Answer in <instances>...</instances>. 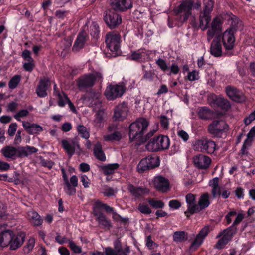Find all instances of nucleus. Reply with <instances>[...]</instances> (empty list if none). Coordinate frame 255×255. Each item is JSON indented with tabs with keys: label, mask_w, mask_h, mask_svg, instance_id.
<instances>
[{
	"label": "nucleus",
	"mask_w": 255,
	"mask_h": 255,
	"mask_svg": "<svg viewBox=\"0 0 255 255\" xmlns=\"http://www.w3.org/2000/svg\"><path fill=\"white\" fill-rule=\"evenodd\" d=\"M149 125L148 121L144 118L140 117L131 123L128 127V136L130 141H136V144L142 143L143 135Z\"/></svg>",
	"instance_id": "nucleus-1"
},
{
	"label": "nucleus",
	"mask_w": 255,
	"mask_h": 255,
	"mask_svg": "<svg viewBox=\"0 0 255 255\" xmlns=\"http://www.w3.org/2000/svg\"><path fill=\"white\" fill-rule=\"evenodd\" d=\"M101 94L99 92H90L88 93V98L90 101V104L96 111L95 115V119L93 123L96 127H100L104 122L106 114L104 108L102 106V101L101 100Z\"/></svg>",
	"instance_id": "nucleus-2"
},
{
	"label": "nucleus",
	"mask_w": 255,
	"mask_h": 255,
	"mask_svg": "<svg viewBox=\"0 0 255 255\" xmlns=\"http://www.w3.org/2000/svg\"><path fill=\"white\" fill-rule=\"evenodd\" d=\"M200 7L201 3L199 1L193 4L192 1L187 0L183 2L176 8L174 9V12L176 15L180 16V20L182 22H185L191 15V10L192 7L199 9Z\"/></svg>",
	"instance_id": "nucleus-3"
},
{
	"label": "nucleus",
	"mask_w": 255,
	"mask_h": 255,
	"mask_svg": "<svg viewBox=\"0 0 255 255\" xmlns=\"http://www.w3.org/2000/svg\"><path fill=\"white\" fill-rule=\"evenodd\" d=\"M170 145V140L168 136L160 135L154 137L146 144V148L151 152H157L167 149Z\"/></svg>",
	"instance_id": "nucleus-4"
},
{
	"label": "nucleus",
	"mask_w": 255,
	"mask_h": 255,
	"mask_svg": "<svg viewBox=\"0 0 255 255\" xmlns=\"http://www.w3.org/2000/svg\"><path fill=\"white\" fill-rule=\"evenodd\" d=\"M120 42V37L118 34L114 32L107 34L105 42L107 47L110 50L113 56H116L121 54Z\"/></svg>",
	"instance_id": "nucleus-5"
},
{
	"label": "nucleus",
	"mask_w": 255,
	"mask_h": 255,
	"mask_svg": "<svg viewBox=\"0 0 255 255\" xmlns=\"http://www.w3.org/2000/svg\"><path fill=\"white\" fill-rule=\"evenodd\" d=\"M237 229L234 226H231L229 228L224 230L220 232L217 238L222 236L215 245V248L218 249H222L232 238L233 236L236 233Z\"/></svg>",
	"instance_id": "nucleus-6"
},
{
	"label": "nucleus",
	"mask_w": 255,
	"mask_h": 255,
	"mask_svg": "<svg viewBox=\"0 0 255 255\" xmlns=\"http://www.w3.org/2000/svg\"><path fill=\"white\" fill-rule=\"evenodd\" d=\"M159 159L157 156H147L142 159L137 165V171L143 173L154 169L159 165Z\"/></svg>",
	"instance_id": "nucleus-7"
},
{
	"label": "nucleus",
	"mask_w": 255,
	"mask_h": 255,
	"mask_svg": "<svg viewBox=\"0 0 255 255\" xmlns=\"http://www.w3.org/2000/svg\"><path fill=\"white\" fill-rule=\"evenodd\" d=\"M125 90L126 88L122 84H110L107 87L104 94L108 100H114L121 97Z\"/></svg>",
	"instance_id": "nucleus-8"
},
{
	"label": "nucleus",
	"mask_w": 255,
	"mask_h": 255,
	"mask_svg": "<svg viewBox=\"0 0 255 255\" xmlns=\"http://www.w3.org/2000/svg\"><path fill=\"white\" fill-rule=\"evenodd\" d=\"M102 75L100 72H95L80 77L78 81L79 88L92 86L96 81H101Z\"/></svg>",
	"instance_id": "nucleus-9"
},
{
	"label": "nucleus",
	"mask_w": 255,
	"mask_h": 255,
	"mask_svg": "<svg viewBox=\"0 0 255 255\" xmlns=\"http://www.w3.org/2000/svg\"><path fill=\"white\" fill-rule=\"evenodd\" d=\"M216 144L214 142L206 138H202L197 140L194 144L195 150L211 154L215 149Z\"/></svg>",
	"instance_id": "nucleus-10"
},
{
	"label": "nucleus",
	"mask_w": 255,
	"mask_h": 255,
	"mask_svg": "<svg viewBox=\"0 0 255 255\" xmlns=\"http://www.w3.org/2000/svg\"><path fill=\"white\" fill-rule=\"evenodd\" d=\"M61 146L70 157L77 150H80L78 139L76 137L62 140Z\"/></svg>",
	"instance_id": "nucleus-11"
},
{
	"label": "nucleus",
	"mask_w": 255,
	"mask_h": 255,
	"mask_svg": "<svg viewBox=\"0 0 255 255\" xmlns=\"http://www.w3.org/2000/svg\"><path fill=\"white\" fill-rule=\"evenodd\" d=\"M208 101L211 106H217L221 109L228 111L231 107L229 101L222 96L211 94L208 98Z\"/></svg>",
	"instance_id": "nucleus-12"
},
{
	"label": "nucleus",
	"mask_w": 255,
	"mask_h": 255,
	"mask_svg": "<svg viewBox=\"0 0 255 255\" xmlns=\"http://www.w3.org/2000/svg\"><path fill=\"white\" fill-rule=\"evenodd\" d=\"M12 231L7 229V224H0V246L5 247L10 244Z\"/></svg>",
	"instance_id": "nucleus-13"
},
{
	"label": "nucleus",
	"mask_w": 255,
	"mask_h": 255,
	"mask_svg": "<svg viewBox=\"0 0 255 255\" xmlns=\"http://www.w3.org/2000/svg\"><path fill=\"white\" fill-rule=\"evenodd\" d=\"M104 21L110 29H114L122 23V18L118 13L109 11L104 16Z\"/></svg>",
	"instance_id": "nucleus-14"
},
{
	"label": "nucleus",
	"mask_w": 255,
	"mask_h": 255,
	"mask_svg": "<svg viewBox=\"0 0 255 255\" xmlns=\"http://www.w3.org/2000/svg\"><path fill=\"white\" fill-rule=\"evenodd\" d=\"M209 232V226H205L197 235L195 240L189 247V250L190 251H195L202 243L204 239L208 235Z\"/></svg>",
	"instance_id": "nucleus-15"
},
{
	"label": "nucleus",
	"mask_w": 255,
	"mask_h": 255,
	"mask_svg": "<svg viewBox=\"0 0 255 255\" xmlns=\"http://www.w3.org/2000/svg\"><path fill=\"white\" fill-rule=\"evenodd\" d=\"M222 121L214 120L208 127V131L214 136H218L227 127Z\"/></svg>",
	"instance_id": "nucleus-16"
},
{
	"label": "nucleus",
	"mask_w": 255,
	"mask_h": 255,
	"mask_svg": "<svg viewBox=\"0 0 255 255\" xmlns=\"http://www.w3.org/2000/svg\"><path fill=\"white\" fill-rule=\"evenodd\" d=\"M198 115L202 119H212L219 118L223 116L224 113L219 111L214 112L209 108L204 107L199 109Z\"/></svg>",
	"instance_id": "nucleus-17"
},
{
	"label": "nucleus",
	"mask_w": 255,
	"mask_h": 255,
	"mask_svg": "<svg viewBox=\"0 0 255 255\" xmlns=\"http://www.w3.org/2000/svg\"><path fill=\"white\" fill-rule=\"evenodd\" d=\"M226 92L228 97L235 102L241 103L245 100V97L243 93L235 87L227 86L226 88Z\"/></svg>",
	"instance_id": "nucleus-18"
},
{
	"label": "nucleus",
	"mask_w": 255,
	"mask_h": 255,
	"mask_svg": "<svg viewBox=\"0 0 255 255\" xmlns=\"http://www.w3.org/2000/svg\"><path fill=\"white\" fill-rule=\"evenodd\" d=\"M25 238V234L24 232H20L17 234H14L12 231L11 236L10 244H9L10 249L15 250L19 248L23 244Z\"/></svg>",
	"instance_id": "nucleus-19"
},
{
	"label": "nucleus",
	"mask_w": 255,
	"mask_h": 255,
	"mask_svg": "<svg viewBox=\"0 0 255 255\" xmlns=\"http://www.w3.org/2000/svg\"><path fill=\"white\" fill-rule=\"evenodd\" d=\"M128 115V105L126 102L119 104L116 108L113 118L116 121H123Z\"/></svg>",
	"instance_id": "nucleus-20"
},
{
	"label": "nucleus",
	"mask_w": 255,
	"mask_h": 255,
	"mask_svg": "<svg viewBox=\"0 0 255 255\" xmlns=\"http://www.w3.org/2000/svg\"><path fill=\"white\" fill-rule=\"evenodd\" d=\"M50 86L51 83L48 78H44L41 79L36 89L38 96L41 98L47 96L48 95L47 91Z\"/></svg>",
	"instance_id": "nucleus-21"
},
{
	"label": "nucleus",
	"mask_w": 255,
	"mask_h": 255,
	"mask_svg": "<svg viewBox=\"0 0 255 255\" xmlns=\"http://www.w3.org/2000/svg\"><path fill=\"white\" fill-rule=\"evenodd\" d=\"M211 161L209 157L202 154H199L193 157L194 165L201 169H207L210 165Z\"/></svg>",
	"instance_id": "nucleus-22"
},
{
	"label": "nucleus",
	"mask_w": 255,
	"mask_h": 255,
	"mask_svg": "<svg viewBox=\"0 0 255 255\" xmlns=\"http://www.w3.org/2000/svg\"><path fill=\"white\" fill-rule=\"evenodd\" d=\"M223 45L226 50H230L233 48L235 45V38L234 34L226 30L223 33L222 36Z\"/></svg>",
	"instance_id": "nucleus-23"
},
{
	"label": "nucleus",
	"mask_w": 255,
	"mask_h": 255,
	"mask_svg": "<svg viewBox=\"0 0 255 255\" xmlns=\"http://www.w3.org/2000/svg\"><path fill=\"white\" fill-rule=\"evenodd\" d=\"M153 183L155 188L158 191L166 192L169 190V180L162 176L156 177Z\"/></svg>",
	"instance_id": "nucleus-24"
},
{
	"label": "nucleus",
	"mask_w": 255,
	"mask_h": 255,
	"mask_svg": "<svg viewBox=\"0 0 255 255\" xmlns=\"http://www.w3.org/2000/svg\"><path fill=\"white\" fill-rule=\"evenodd\" d=\"M22 125L29 134H37L43 131V128L36 124H31L28 122L22 121Z\"/></svg>",
	"instance_id": "nucleus-25"
},
{
	"label": "nucleus",
	"mask_w": 255,
	"mask_h": 255,
	"mask_svg": "<svg viewBox=\"0 0 255 255\" xmlns=\"http://www.w3.org/2000/svg\"><path fill=\"white\" fill-rule=\"evenodd\" d=\"M87 39V35L84 32L80 33L74 43L72 50L74 52H77L82 49Z\"/></svg>",
	"instance_id": "nucleus-26"
},
{
	"label": "nucleus",
	"mask_w": 255,
	"mask_h": 255,
	"mask_svg": "<svg viewBox=\"0 0 255 255\" xmlns=\"http://www.w3.org/2000/svg\"><path fill=\"white\" fill-rule=\"evenodd\" d=\"M112 8L118 11H125L128 9L127 0H110Z\"/></svg>",
	"instance_id": "nucleus-27"
},
{
	"label": "nucleus",
	"mask_w": 255,
	"mask_h": 255,
	"mask_svg": "<svg viewBox=\"0 0 255 255\" xmlns=\"http://www.w3.org/2000/svg\"><path fill=\"white\" fill-rule=\"evenodd\" d=\"M222 47L220 41V39L217 38L214 39L211 44L210 53L215 56L219 57L222 55Z\"/></svg>",
	"instance_id": "nucleus-28"
},
{
	"label": "nucleus",
	"mask_w": 255,
	"mask_h": 255,
	"mask_svg": "<svg viewBox=\"0 0 255 255\" xmlns=\"http://www.w3.org/2000/svg\"><path fill=\"white\" fill-rule=\"evenodd\" d=\"M211 20L210 13H207L202 11L199 15V27L203 31L206 29L208 27V24Z\"/></svg>",
	"instance_id": "nucleus-29"
},
{
	"label": "nucleus",
	"mask_w": 255,
	"mask_h": 255,
	"mask_svg": "<svg viewBox=\"0 0 255 255\" xmlns=\"http://www.w3.org/2000/svg\"><path fill=\"white\" fill-rule=\"evenodd\" d=\"M3 156L7 158L15 159L18 157V149L13 146H6L1 150Z\"/></svg>",
	"instance_id": "nucleus-30"
},
{
	"label": "nucleus",
	"mask_w": 255,
	"mask_h": 255,
	"mask_svg": "<svg viewBox=\"0 0 255 255\" xmlns=\"http://www.w3.org/2000/svg\"><path fill=\"white\" fill-rule=\"evenodd\" d=\"M219 180L218 177H215L209 181V186L212 188L211 193L213 198H216L221 194V187L219 185Z\"/></svg>",
	"instance_id": "nucleus-31"
},
{
	"label": "nucleus",
	"mask_w": 255,
	"mask_h": 255,
	"mask_svg": "<svg viewBox=\"0 0 255 255\" xmlns=\"http://www.w3.org/2000/svg\"><path fill=\"white\" fill-rule=\"evenodd\" d=\"M38 149L34 147L26 146L19 148L18 157H27L32 153H36Z\"/></svg>",
	"instance_id": "nucleus-32"
},
{
	"label": "nucleus",
	"mask_w": 255,
	"mask_h": 255,
	"mask_svg": "<svg viewBox=\"0 0 255 255\" xmlns=\"http://www.w3.org/2000/svg\"><path fill=\"white\" fill-rule=\"evenodd\" d=\"M220 22L214 19L212 23L211 27L207 32V40L209 41L216 33L220 30Z\"/></svg>",
	"instance_id": "nucleus-33"
},
{
	"label": "nucleus",
	"mask_w": 255,
	"mask_h": 255,
	"mask_svg": "<svg viewBox=\"0 0 255 255\" xmlns=\"http://www.w3.org/2000/svg\"><path fill=\"white\" fill-rule=\"evenodd\" d=\"M128 190L135 197H138L145 194H147L149 192L146 188L135 187L132 185H128Z\"/></svg>",
	"instance_id": "nucleus-34"
},
{
	"label": "nucleus",
	"mask_w": 255,
	"mask_h": 255,
	"mask_svg": "<svg viewBox=\"0 0 255 255\" xmlns=\"http://www.w3.org/2000/svg\"><path fill=\"white\" fill-rule=\"evenodd\" d=\"M95 216H96V220L103 228L109 229L112 227L110 221L107 219L103 213L97 214Z\"/></svg>",
	"instance_id": "nucleus-35"
},
{
	"label": "nucleus",
	"mask_w": 255,
	"mask_h": 255,
	"mask_svg": "<svg viewBox=\"0 0 255 255\" xmlns=\"http://www.w3.org/2000/svg\"><path fill=\"white\" fill-rule=\"evenodd\" d=\"M94 154L98 160L102 161L106 160L105 154L102 150V145L99 142L96 143L94 145Z\"/></svg>",
	"instance_id": "nucleus-36"
},
{
	"label": "nucleus",
	"mask_w": 255,
	"mask_h": 255,
	"mask_svg": "<svg viewBox=\"0 0 255 255\" xmlns=\"http://www.w3.org/2000/svg\"><path fill=\"white\" fill-rule=\"evenodd\" d=\"M28 217L35 226H39L42 223L43 221L42 219L36 212L34 211L28 212Z\"/></svg>",
	"instance_id": "nucleus-37"
},
{
	"label": "nucleus",
	"mask_w": 255,
	"mask_h": 255,
	"mask_svg": "<svg viewBox=\"0 0 255 255\" xmlns=\"http://www.w3.org/2000/svg\"><path fill=\"white\" fill-rule=\"evenodd\" d=\"M118 167L119 164L114 163L103 166L101 167V169L104 175H109L113 174Z\"/></svg>",
	"instance_id": "nucleus-38"
},
{
	"label": "nucleus",
	"mask_w": 255,
	"mask_h": 255,
	"mask_svg": "<svg viewBox=\"0 0 255 255\" xmlns=\"http://www.w3.org/2000/svg\"><path fill=\"white\" fill-rule=\"evenodd\" d=\"M243 29L242 22L237 18L232 19L230 27L227 30L234 34L238 30H242Z\"/></svg>",
	"instance_id": "nucleus-39"
},
{
	"label": "nucleus",
	"mask_w": 255,
	"mask_h": 255,
	"mask_svg": "<svg viewBox=\"0 0 255 255\" xmlns=\"http://www.w3.org/2000/svg\"><path fill=\"white\" fill-rule=\"evenodd\" d=\"M123 137V134L121 132L116 131L112 134L104 135L103 138L106 141H119Z\"/></svg>",
	"instance_id": "nucleus-40"
},
{
	"label": "nucleus",
	"mask_w": 255,
	"mask_h": 255,
	"mask_svg": "<svg viewBox=\"0 0 255 255\" xmlns=\"http://www.w3.org/2000/svg\"><path fill=\"white\" fill-rule=\"evenodd\" d=\"M173 240L176 242H182L188 238V234L185 231H176L173 235Z\"/></svg>",
	"instance_id": "nucleus-41"
},
{
	"label": "nucleus",
	"mask_w": 255,
	"mask_h": 255,
	"mask_svg": "<svg viewBox=\"0 0 255 255\" xmlns=\"http://www.w3.org/2000/svg\"><path fill=\"white\" fill-rule=\"evenodd\" d=\"M198 203L202 210L207 207L210 204L209 194L205 193L202 195L199 198Z\"/></svg>",
	"instance_id": "nucleus-42"
},
{
	"label": "nucleus",
	"mask_w": 255,
	"mask_h": 255,
	"mask_svg": "<svg viewBox=\"0 0 255 255\" xmlns=\"http://www.w3.org/2000/svg\"><path fill=\"white\" fill-rule=\"evenodd\" d=\"M187 207L188 209L187 211H185L184 213L188 218L190 217V214H193L196 212H199L202 210L199 204H197L196 203L188 205Z\"/></svg>",
	"instance_id": "nucleus-43"
},
{
	"label": "nucleus",
	"mask_w": 255,
	"mask_h": 255,
	"mask_svg": "<svg viewBox=\"0 0 255 255\" xmlns=\"http://www.w3.org/2000/svg\"><path fill=\"white\" fill-rule=\"evenodd\" d=\"M77 130L81 136L85 139H88L90 137L89 131L87 128L83 125H78L77 126Z\"/></svg>",
	"instance_id": "nucleus-44"
},
{
	"label": "nucleus",
	"mask_w": 255,
	"mask_h": 255,
	"mask_svg": "<svg viewBox=\"0 0 255 255\" xmlns=\"http://www.w3.org/2000/svg\"><path fill=\"white\" fill-rule=\"evenodd\" d=\"M115 250L117 251L119 255H127L128 249L123 250L121 246V243L119 240H116L114 242Z\"/></svg>",
	"instance_id": "nucleus-45"
},
{
	"label": "nucleus",
	"mask_w": 255,
	"mask_h": 255,
	"mask_svg": "<svg viewBox=\"0 0 255 255\" xmlns=\"http://www.w3.org/2000/svg\"><path fill=\"white\" fill-rule=\"evenodd\" d=\"M56 96L58 97V105L61 107H64L69 99L67 95L64 93H60L58 92Z\"/></svg>",
	"instance_id": "nucleus-46"
},
{
	"label": "nucleus",
	"mask_w": 255,
	"mask_h": 255,
	"mask_svg": "<svg viewBox=\"0 0 255 255\" xmlns=\"http://www.w3.org/2000/svg\"><path fill=\"white\" fill-rule=\"evenodd\" d=\"M21 80V76L18 75L14 76L10 80L8 85L10 89L15 88L19 83Z\"/></svg>",
	"instance_id": "nucleus-47"
},
{
	"label": "nucleus",
	"mask_w": 255,
	"mask_h": 255,
	"mask_svg": "<svg viewBox=\"0 0 255 255\" xmlns=\"http://www.w3.org/2000/svg\"><path fill=\"white\" fill-rule=\"evenodd\" d=\"M35 239L30 238L27 241L26 245L23 247V251L25 253H29L33 248L35 245Z\"/></svg>",
	"instance_id": "nucleus-48"
},
{
	"label": "nucleus",
	"mask_w": 255,
	"mask_h": 255,
	"mask_svg": "<svg viewBox=\"0 0 255 255\" xmlns=\"http://www.w3.org/2000/svg\"><path fill=\"white\" fill-rule=\"evenodd\" d=\"M214 4L213 0H204V8L203 12L210 13Z\"/></svg>",
	"instance_id": "nucleus-49"
},
{
	"label": "nucleus",
	"mask_w": 255,
	"mask_h": 255,
	"mask_svg": "<svg viewBox=\"0 0 255 255\" xmlns=\"http://www.w3.org/2000/svg\"><path fill=\"white\" fill-rule=\"evenodd\" d=\"M105 204L102 203L101 201L99 200H97L95 202V204L93 207V214L95 216L97 215V214H100L102 213L100 211V209L101 208H103L104 205H105Z\"/></svg>",
	"instance_id": "nucleus-50"
},
{
	"label": "nucleus",
	"mask_w": 255,
	"mask_h": 255,
	"mask_svg": "<svg viewBox=\"0 0 255 255\" xmlns=\"http://www.w3.org/2000/svg\"><path fill=\"white\" fill-rule=\"evenodd\" d=\"M64 190L69 195L75 194L76 191L75 187L71 185L70 182L64 184Z\"/></svg>",
	"instance_id": "nucleus-51"
},
{
	"label": "nucleus",
	"mask_w": 255,
	"mask_h": 255,
	"mask_svg": "<svg viewBox=\"0 0 255 255\" xmlns=\"http://www.w3.org/2000/svg\"><path fill=\"white\" fill-rule=\"evenodd\" d=\"M148 203L154 208H162L164 206V202L161 200H155L153 199L149 200Z\"/></svg>",
	"instance_id": "nucleus-52"
},
{
	"label": "nucleus",
	"mask_w": 255,
	"mask_h": 255,
	"mask_svg": "<svg viewBox=\"0 0 255 255\" xmlns=\"http://www.w3.org/2000/svg\"><path fill=\"white\" fill-rule=\"evenodd\" d=\"M40 164L43 167H45L50 169L54 165V163L50 160H45L43 157H40Z\"/></svg>",
	"instance_id": "nucleus-53"
},
{
	"label": "nucleus",
	"mask_w": 255,
	"mask_h": 255,
	"mask_svg": "<svg viewBox=\"0 0 255 255\" xmlns=\"http://www.w3.org/2000/svg\"><path fill=\"white\" fill-rule=\"evenodd\" d=\"M68 243L69 247L74 253L79 254L82 252V248L77 246L73 241H68Z\"/></svg>",
	"instance_id": "nucleus-54"
},
{
	"label": "nucleus",
	"mask_w": 255,
	"mask_h": 255,
	"mask_svg": "<svg viewBox=\"0 0 255 255\" xmlns=\"http://www.w3.org/2000/svg\"><path fill=\"white\" fill-rule=\"evenodd\" d=\"M29 114V112L27 110L23 109L19 111L16 113L14 117L18 121H20V118H23L27 116Z\"/></svg>",
	"instance_id": "nucleus-55"
},
{
	"label": "nucleus",
	"mask_w": 255,
	"mask_h": 255,
	"mask_svg": "<svg viewBox=\"0 0 255 255\" xmlns=\"http://www.w3.org/2000/svg\"><path fill=\"white\" fill-rule=\"evenodd\" d=\"M138 210L143 214H149L151 213V210L147 205L140 204L138 207Z\"/></svg>",
	"instance_id": "nucleus-56"
},
{
	"label": "nucleus",
	"mask_w": 255,
	"mask_h": 255,
	"mask_svg": "<svg viewBox=\"0 0 255 255\" xmlns=\"http://www.w3.org/2000/svg\"><path fill=\"white\" fill-rule=\"evenodd\" d=\"M17 125L16 123L11 124L8 128V134L10 136H13L16 131Z\"/></svg>",
	"instance_id": "nucleus-57"
},
{
	"label": "nucleus",
	"mask_w": 255,
	"mask_h": 255,
	"mask_svg": "<svg viewBox=\"0 0 255 255\" xmlns=\"http://www.w3.org/2000/svg\"><path fill=\"white\" fill-rule=\"evenodd\" d=\"M91 35L94 38H97L99 33V29L98 25L95 23H93L92 26L91 27Z\"/></svg>",
	"instance_id": "nucleus-58"
},
{
	"label": "nucleus",
	"mask_w": 255,
	"mask_h": 255,
	"mask_svg": "<svg viewBox=\"0 0 255 255\" xmlns=\"http://www.w3.org/2000/svg\"><path fill=\"white\" fill-rule=\"evenodd\" d=\"M160 119L161 126L163 128L167 129L169 125V119L166 116H161Z\"/></svg>",
	"instance_id": "nucleus-59"
},
{
	"label": "nucleus",
	"mask_w": 255,
	"mask_h": 255,
	"mask_svg": "<svg viewBox=\"0 0 255 255\" xmlns=\"http://www.w3.org/2000/svg\"><path fill=\"white\" fill-rule=\"evenodd\" d=\"M156 63L158 65V66L160 68V69L164 71L167 70L168 69L165 61L162 59H158L156 61Z\"/></svg>",
	"instance_id": "nucleus-60"
},
{
	"label": "nucleus",
	"mask_w": 255,
	"mask_h": 255,
	"mask_svg": "<svg viewBox=\"0 0 255 255\" xmlns=\"http://www.w3.org/2000/svg\"><path fill=\"white\" fill-rule=\"evenodd\" d=\"M103 208L109 213H113V217L114 219H118V217L119 216L115 211L113 208L110 207V206L107 205L106 204L104 205Z\"/></svg>",
	"instance_id": "nucleus-61"
},
{
	"label": "nucleus",
	"mask_w": 255,
	"mask_h": 255,
	"mask_svg": "<svg viewBox=\"0 0 255 255\" xmlns=\"http://www.w3.org/2000/svg\"><path fill=\"white\" fill-rule=\"evenodd\" d=\"M255 119V111L251 113L248 117H246L244 120V123L246 125H249Z\"/></svg>",
	"instance_id": "nucleus-62"
},
{
	"label": "nucleus",
	"mask_w": 255,
	"mask_h": 255,
	"mask_svg": "<svg viewBox=\"0 0 255 255\" xmlns=\"http://www.w3.org/2000/svg\"><path fill=\"white\" fill-rule=\"evenodd\" d=\"M186 201L187 206L196 203L195 196L191 193H189L186 196Z\"/></svg>",
	"instance_id": "nucleus-63"
},
{
	"label": "nucleus",
	"mask_w": 255,
	"mask_h": 255,
	"mask_svg": "<svg viewBox=\"0 0 255 255\" xmlns=\"http://www.w3.org/2000/svg\"><path fill=\"white\" fill-rule=\"evenodd\" d=\"M35 66L34 61H27V62L23 64L24 69L29 72H31Z\"/></svg>",
	"instance_id": "nucleus-64"
}]
</instances>
